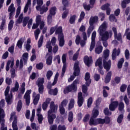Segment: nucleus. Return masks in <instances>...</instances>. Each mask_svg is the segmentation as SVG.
I'll return each mask as SVG.
<instances>
[{
	"mask_svg": "<svg viewBox=\"0 0 130 130\" xmlns=\"http://www.w3.org/2000/svg\"><path fill=\"white\" fill-rule=\"evenodd\" d=\"M83 7L86 11H90L91 9H93V7H92L90 4L87 5L86 3L83 4Z\"/></svg>",
	"mask_w": 130,
	"mask_h": 130,
	"instance_id": "nucleus-44",
	"label": "nucleus"
},
{
	"mask_svg": "<svg viewBox=\"0 0 130 130\" xmlns=\"http://www.w3.org/2000/svg\"><path fill=\"white\" fill-rule=\"evenodd\" d=\"M44 78H38L37 81L36 82V85L38 87V91L40 94H43L44 92Z\"/></svg>",
	"mask_w": 130,
	"mask_h": 130,
	"instance_id": "nucleus-6",
	"label": "nucleus"
},
{
	"mask_svg": "<svg viewBox=\"0 0 130 130\" xmlns=\"http://www.w3.org/2000/svg\"><path fill=\"white\" fill-rule=\"evenodd\" d=\"M37 11H39L40 12V15H43L44 13H46L48 11V7H46V5H43L41 7L39 10H37Z\"/></svg>",
	"mask_w": 130,
	"mask_h": 130,
	"instance_id": "nucleus-22",
	"label": "nucleus"
},
{
	"mask_svg": "<svg viewBox=\"0 0 130 130\" xmlns=\"http://www.w3.org/2000/svg\"><path fill=\"white\" fill-rule=\"evenodd\" d=\"M5 117H6L5 110H4L3 108H0V124L2 122L6 121Z\"/></svg>",
	"mask_w": 130,
	"mask_h": 130,
	"instance_id": "nucleus-18",
	"label": "nucleus"
},
{
	"mask_svg": "<svg viewBox=\"0 0 130 130\" xmlns=\"http://www.w3.org/2000/svg\"><path fill=\"white\" fill-rule=\"evenodd\" d=\"M68 88H69V90L72 92V91H77L78 89V87L77 85H75V84H71V85L68 86Z\"/></svg>",
	"mask_w": 130,
	"mask_h": 130,
	"instance_id": "nucleus-46",
	"label": "nucleus"
},
{
	"mask_svg": "<svg viewBox=\"0 0 130 130\" xmlns=\"http://www.w3.org/2000/svg\"><path fill=\"white\" fill-rule=\"evenodd\" d=\"M29 56V54L28 53H24L22 55L23 60L24 61V64H27V61H28V57Z\"/></svg>",
	"mask_w": 130,
	"mask_h": 130,
	"instance_id": "nucleus-35",
	"label": "nucleus"
},
{
	"mask_svg": "<svg viewBox=\"0 0 130 130\" xmlns=\"http://www.w3.org/2000/svg\"><path fill=\"white\" fill-rule=\"evenodd\" d=\"M102 60H103V57H100L96 61L95 63V67H99V68H102Z\"/></svg>",
	"mask_w": 130,
	"mask_h": 130,
	"instance_id": "nucleus-25",
	"label": "nucleus"
},
{
	"mask_svg": "<svg viewBox=\"0 0 130 130\" xmlns=\"http://www.w3.org/2000/svg\"><path fill=\"white\" fill-rule=\"evenodd\" d=\"M52 55H49L46 59V64L47 66H51L52 64Z\"/></svg>",
	"mask_w": 130,
	"mask_h": 130,
	"instance_id": "nucleus-39",
	"label": "nucleus"
},
{
	"mask_svg": "<svg viewBox=\"0 0 130 130\" xmlns=\"http://www.w3.org/2000/svg\"><path fill=\"white\" fill-rule=\"evenodd\" d=\"M53 75V72L51 70H49L47 71L46 74V77L47 80H49L51 77H52V75Z\"/></svg>",
	"mask_w": 130,
	"mask_h": 130,
	"instance_id": "nucleus-53",
	"label": "nucleus"
},
{
	"mask_svg": "<svg viewBox=\"0 0 130 130\" xmlns=\"http://www.w3.org/2000/svg\"><path fill=\"white\" fill-rule=\"evenodd\" d=\"M118 106L119 111H122L124 109V104L122 102L119 103Z\"/></svg>",
	"mask_w": 130,
	"mask_h": 130,
	"instance_id": "nucleus-48",
	"label": "nucleus"
},
{
	"mask_svg": "<svg viewBox=\"0 0 130 130\" xmlns=\"http://www.w3.org/2000/svg\"><path fill=\"white\" fill-rule=\"evenodd\" d=\"M103 89H104L103 90V96L104 98H107V97H108V92H107L106 90L109 91V90H110V88L107 86H104L103 87Z\"/></svg>",
	"mask_w": 130,
	"mask_h": 130,
	"instance_id": "nucleus-21",
	"label": "nucleus"
},
{
	"mask_svg": "<svg viewBox=\"0 0 130 130\" xmlns=\"http://www.w3.org/2000/svg\"><path fill=\"white\" fill-rule=\"evenodd\" d=\"M13 27H14V20H11L8 24L9 31H11L13 29Z\"/></svg>",
	"mask_w": 130,
	"mask_h": 130,
	"instance_id": "nucleus-54",
	"label": "nucleus"
},
{
	"mask_svg": "<svg viewBox=\"0 0 130 130\" xmlns=\"http://www.w3.org/2000/svg\"><path fill=\"white\" fill-rule=\"evenodd\" d=\"M110 7V4L107 3L101 7V9L103 11H106Z\"/></svg>",
	"mask_w": 130,
	"mask_h": 130,
	"instance_id": "nucleus-59",
	"label": "nucleus"
},
{
	"mask_svg": "<svg viewBox=\"0 0 130 130\" xmlns=\"http://www.w3.org/2000/svg\"><path fill=\"white\" fill-rule=\"evenodd\" d=\"M123 114H120L117 119V122H118V123H121V122H122V120H123Z\"/></svg>",
	"mask_w": 130,
	"mask_h": 130,
	"instance_id": "nucleus-52",
	"label": "nucleus"
},
{
	"mask_svg": "<svg viewBox=\"0 0 130 130\" xmlns=\"http://www.w3.org/2000/svg\"><path fill=\"white\" fill-rule=\"evenodd\" d=\"M111 121V120L110 119V117L108 116H106L105 117L104 119L101 118L95 119L94 121L92 122L89 124V125L96 126L98 125V124H104V123H105L106 124H109Z\"/></svg>",
	"mask_w": 130,
	"mask_h": 130,
	"instance_id": "nucleus-4",
	"label": "nucleus"
},
{
	"mask_svg": "<svg viewBox=\"0 0 130 130\" xmlns=\"http://www.w3.org/2000/svg\"><path fill=\"white\" fill-rule=\"evenodd\" d=\"M112 76V72L109 71L107 73L106 77L105 78V84H108L110 81H111V77Z\"/></svg>",
	"mask_w": 130,
	"mask_h": 130,
	"instance_id": "nucleus-20",
	"label": "nucleus"
},
{
	"mask_svg": "<svg viewBox=\"0 0 130 130\" xmlns=\"http://www.w3.org/2000/svg\"><path fill=\"white\" fill-rule=\"evenodd\" d=\"M5 99L7 104L11 105L13 103V94L11 93V95L6 96Z\"/></svg>",
	"mask_w": 130,
	"mask_h": 130,
	"instance_id": "nucleus-24",
	"label": "nucleus"
},
{
	"mask_svg": "<svg viewBox=\"0 0 130 130\" xmlns=\"http://www.w3.org/2000/svg\"><path fill=\"white\" fill-rule=\"evenodd\" d=\"M124 62V58H121L118 62L117 68L118 69H121L122 68V64Z\"/></svg>",
	"mask_w": 130,
	"mask_h": 130,
	"instance_id": "nucleus-41",
	"label": "nucleus"
},
{
	"mask_svg": "<svg viewBox=\"0 0 130 130\" xmlns=\"http://www.w3.org/2000/svg\"><path fill=\"white\" fill-rule=\"evenodd\" d=\"M99 19V18L97 16H91L89 19V25H94V24H96V23L98 22Z\"/></svg>",
	"mask_w": 130,
	"mask_h": 130,
	"instance_id": "nucleus-19",
	"label": "nucleus"
},
{
	"mask_svg": "<svg viewBox=\"0 0 130 130\" xmlns=\"http://www.w3.org/2000/svg\"><path fill=\"white\" fill-rule=\"evenodd\" d=\"M83 39L81 41L80 44L81 47H84L86 45V41H87V34L86 32H82Z\"/></svg>",
	"mask_w": 130,
	"mask_h": 130,
	"instance_id": "nucleus-17",
	"label": "nucleus"
},
{
	"mask_svg": "<svg viewBox=\"0 0 130 130\" xmlns=\"http://www.w3.org/2000/svg\"><path fill=\"white\" fill-rule=\"evenodd\" d=\"M17 111L18 112H20L22 109V101L19 100L17 103V107H16Z\"/></svg>",
	"mask_w": 130,
	"mask_h": 130,
	"instance_id": "nucleus-43",
	"label": "nucleus"
},
{
	"mask_svg": "<svg viewBox=\"0 0 130 130\" xmlns=\"http://www.w3.org/2000/svg\"><path fill=\"white\" fill-rule=\"evenodd\" d=\"M68 120L69 122H73V121L74 120V113H73V111L69 112Z\"/></svg>",
	"mask_w": 130,
	"mask_h": 130,
	"instance_id": "nucleus-33",
	"label": "nucleus"
},
{
	"mask_svg": "<svg viewBox=\"0 0 130 130\" xmlns=\"http://www.w3.org/2000/svg\"><path fill=\"white\" fill-rule=\"evenodd\" d=\"M76 19H77V15H73L71 16L69 19V23L71 25L76 24Z\"/></svg>",
	"mask_w": 130,
	"mask_h": 130,
	"instance_id": "nucleus-28",
	"label": "nucleus"
},
{
	"mask_svg": "<svg viewBox=\"0 0 130 130\" xmlns=\"http://www.w3.org/2000/svg\"><path fill=\"white\" fill-rule=\"evenodd\" d=\"M107 29V22L104 21L99 28V33L101 36L102 41H106L109 39V32L106 31Z\"/></svg>",
	"mask_w": 130,
	"mask_h": 130,
	"instance_id": "nucleus-1",
	"label": "nucleus"
},
{
	"mask_svg": "<svg viewBox=\"0 0 130 130\" xmlns=\"http://www.w3.org/2000/svg\"><path fill=\"white\" fill-rule=\"evenodd\" d=\"M23 43H24V39L23 38H20L17 43L16 46L18 47V48H22V46H23Z\"/></svg>",
	"mask_w": 130,
	"mask_h": 130,
	"instance_id": "nucleus-31",
	"label": "nucleus"
},
{
	"mask_svg": "<svg viewBox=\"0 0 130 130\" xmlns=\"http://www.w3.org/2000/svg\"><path fill=\"white\" fill-rule=\"evenodd\" d=\"M103 50V47L102 45H99L95 48V52L96 54H100Z\"/></svg>",
	"mask_w": 130,
	"mask_h": 130,
	"instance_id": "nucleus-29",
	"label": "nucleus"
},
{
	"mask_svg": "<svg viewBox=\"0 0 130 130\" xmlns=\"http://www.w3.org/2000/svg\"><path fill=\"white\" fill-rule=\"evenodd\" d=\"M62 4L63 5L62 11L67 9L70 6V2L68 0H62Z\"/></svg>",
	"mask_w": 130,
	"mask_h": 130,
	"instance_id": "nucleus-26",
	"label": "nucleus"
},
{
	"mask_svg": "<svg viewBox=\"0 0 130 130\" xmlns=\"http://www.w3.org/2000/svg\"><path fill=\"white\" fill-rule=\"evenodd\" d=\"M36 69L37 70H42L43 69V63L40 62L36 64Z\"/></svg>",
	"mask_w": 130,
	"mask_h": 130,
	"instance_id": "nucleus-64",
	"label": "nucleus"
},
{
	"mask_svg": "<svg viewBox=\"0 0 130 130\" xmlns=\"http://www.w3.org/2000/svg\"><path fill=\"white\" fill-rule=\"evenodd\" d=\"M109 50L106 49L104 51V54L103 55V64L104 68L107 72H109L111 69V60H109ZM107 60H108L107 61Z\"/></svg>",
	"mask_w": 130,
	"mask_h": 130,
	"instance_id": "nucleus-2",
	"label": "nucleus"
},
{
	"mask_svg": "<svg viewBox=\"0 0 130 130\" xmlns=\"http://www.w3.org/2000/svg\"><path fill=\"white\" fill-rule=\"evenodd\" d=\"M55 34L58 35V40L60 47H62L64 45V36L62 32V27L59 26L57 27V25H56Z\"/></svg>",
	"mask_w": 130,
	"mask_h": 130,
	"instance_id": "nucleus-3",
	"label": "nucleus"
},
{
	"mask_svg": "<svg viewBox=\"0 0 130 130\" xmlns=\"http://www.w3.org/2000/svg\"><path fill=\"white\" fill-rule=\"evenodd\" d=\"M58 76H59V74L58 72H57L55 75L54 78V81L52 84H48L47 85V88L48 89V90H51V88H52V86H54L56 85V83H57V80L58 79Z\"/></svg>",
	"mask_w": 130,
	"mask_h": 130,
	"instance_id": "nucleus-14",
	"label": "nucleus"
},
{
	"mask_svg": "<svg viewBox=\"0 0 130 130\" xmlns=\"http://www.w3.org/2000/svg\"><path fill=\"white\" fill-rule=\"evenodd\" d=\"M82 91L83 94H85L86 96L88 95V86L85 84L82 85Z\"/></svg>",
	"mask_w": 130,
	"mask_h": 130,
	"instance_id": "nucleus-36",
	"label": "nucleus"
},
{
	"mask_svg": "<svg viewBox=\"0 0 130 130\" xmlns=\"http://www.w3.org/2000/svg\"><path fill=\"white\" fill-rule=\"evenodd\" d=\"M85 19V12L84 11H82L80 15V17L78 19L79 23H81L82 22V20H84Z\"/></svg>",
	"mask_w": 130,
	"mask_h": 130,
	"instance_id": "nucleus-50",
	"label": "nucleus"
},
{
	"mask_svg": "<svg viewBox=\"0 0 130 130\" xmlns=\"http://www.w3.org/2000/svg\"><path fill=\"white\" fill-rule=\"evenodd\" d=\"M15 115H16V113L15 112L11 113L9 120L10 122H12V121H13V119H14L12 122L13 130H18V125H17V123H18L17 116Z\"/></svg>",
	"mask_w": 130,
	"mask_h": 130,
	"instance_id": "nucleus-7",
	"label": "nucleus"
},
{
	"mask_svg": "<svg viewBox=\"0 0 130 130\" xmlns=\"http://www.w3.org/2000/svg\"><path fill=\"white\" fill-rule=\"evenodd\" d=\"M58 106L54 104V102L52 101L50 104V109L48 111L49 114H51V113H56L57 112V108Z\"/></svg>",
	"mask_w": 130,
	"mask_h": 130,
	"instance_id": "nucleus-8",
	"label": "nucleus"
},
{
	"mask_svg": "<svg viewBox=\"0 0 130 130\" xmlns=\"http://www.w3.org/2000/svg\"><path fill=\"white\" fill-rule=\"evenodd\" d=\"M46 48L48 49V52L49 53L52 52V46H51V42H50V41H49L47 42Z\"/></svg>",
	"mask_w": 130,
	"mask_h": 130,
	"instance_id": "nucleus-37",
	"label": "nucleus"
},
{
	"mask_svg": "<svg viewBox=\"0 0 130 130\" xmlns=\"http://www.w3.org/2000/svg\"><path fill=\"white\" fill-rule=\"evenodd\" d=\"M84 62L87 67H90L91 66V63H92V62L93 61V60H92V57H89V56L86 55L83 58Z\"/></svg>",
	"mask_w": 130,
	"mask_h": 130,
	"instance_id": "nucleus-15",
	"label": "nucleus"
},
{
	"mask_svg": "<svg viewBox=\"0 0 130 130\" xmlns=\"http://www.w3.org/2000/svg\"><path fill=\"white\" fill-rule=\"evenodd\" d=\"M62 62L63 63V67L62 68V72H61V77H63L64 76V74L66 73V70L67 69V54H63L62 56Z\"/></svg>",
	"mask_w": 130,
	"mask_h": 130,
	"instance_id": "nucleus-9",
	"label": "nucleus"
},
{
	"mask_svg": "<svg viewBox=\"0 0 130 130\" xmlns=\"http://www.w3.org/2000/svg\"><path fill=\"white\" fill-rule=\"evenodd\" d=\"M79 51H80V49H79L73 55V60L74 61H76L78 59V58L79 57Z\"/></svg>",
	"mask_w": 130,
	"mask_h": 130,
	"instance_id": "nucleus-56",
	"label": "nucleus"
},
{
	"mask_svg": "<svg viewBox=\"0 0 130 130\" xmlns=\"http://www.w3.org/2000/svg\"><path fill=\"white\" fill-rule=\"evenodd\" d=\"M19 90V82L18 81H16L15 83L14 84V87H13L11 88V91L15 92H18Z\"/></svg>",
	"mask_w": 130,
	"mask_h": 130,
	"instance_id": "nucleus-32",
	"label": "nucleus"
},
{
	"mask_svg": "<svg viewBox=\"0 0 130 130\" xmlns=\"http://www.w3.org/2000/svg\"><path fill=\"white\" fill-rule=\"evenodd\" d=\"M89 119H90V114H87L85 115L83 119V121L84 123L88 122L89 121Z\"/></svg>",
	"mask_w": 130,
	"mask_h": 130,
	"instance_id": "nucleus-58",
	"label": "nucleus"
},
{
	"mask_svg": "<svg viewBox=\"0 0 130 130\" xmlns=\"http://www.w3.org/2000/svg\"><path fill=\"white\" fill-rule=\"evenodd\" d=\"M96 38V31H94L92 33L91 35V42L89 48L90 51H92L93 49H94L95 47V45H96V41H95V39Z\"/></svg>",
	"mask_w": 130,
	"mask_h": 130,
	"instance_id": "nucleus-11",
	"label": "nucleus"
},
{
	"mask_svg": "<svg viewBox=\"0 0 130 130\" xmlns=\"http://www.w3.org/2000/svg\"><path fill=\"white\" fill-rule=\"evenodd\" d=\"M104 113L105 115H109V116L111 115V114H112V113L109 111V109H108V108H106L104 110Z\"/></svg>",
	"mask_w": 130,
	"mask_h": 130,
	"instance_id": "nucleus-61",
	"label": "nucleus"
},
{
	"mask_svg": "<svg viewBox=\"0 0 130 130\" xmlns=\"http://www.w3.org/2000/svg\"><path fill=\"white\" fill-rule=\"evenodd\" d=\"M98 115H99V111L98 109H94L92 111V114L91 115V117H90L89 119V124L93 122L95 120V118H97L98 117Z\"/></svg>",
	"mask_w": 130,
	"mask_h": 130,
	"instance_id": "nucleus-12",
	"label": "nucleus"
},
{
	"mask_svg": "<svg viewBox=\"0 0 130 130\" xmlns=\"http://www.w3.org/2000/svg\"><path fill=\"white\" fill-rule=\"evenodd\" d=\"M48 114V121L49 124H52L53 123V121H54V119L56 118V115L55 114Z\"/></svg>",
	"mask_w": 130,
	"mask_h": 130,
	"instance_id": "nucleus-16",
	"label": "nucleus"
},
{
	"mask_svg": "<svg viewBox=\"0 0 130 130\" xmlns=\"http://www.w3.org/2000/svg\"><path fill=\"white\" fill-rule=\"evenodd\" d=\"M109 19L110 21V22H117V19H116V18L113 14H111L109 16Z\"/></svg>",
	"mask_w": 130,
	"mask_h": 130,
	"instance_id": "nucleus-55",
	"label": "nucleus"
},
{
	"mask_svg": "<svg viewBox=\"0 0 130 130\" xmlns=\"http://www.w3.org/2000/svg\"><path fill=\"white\" fill-rule=\"evenodd\" d=\"M130 4V0H123L121 2V7L122 9H125L126 8V5Z\"/></svg>",
	"mask_w": 130,
	"mask_h": 130,
	"instance_id": "nucleus-40",
	"label": "nucleus"
},
{
	"mask_svg": "<svg viewBox=\"0 0 130 130\" xmlns=\"http://www.w3.org/2000/svg\"><path fill=\"white\" fill-rule=\"evenodd\" d=\"M56 11L57 9L56 7H53L50 8L49 10V13L48 16H50L51 17H53V16H55L56 15Z\"/></svg>",
	"mask_w": 130,
	"mask_h": 130,
	"instance_id": "nucleus-23",
	"label": "nucleus"
},
{
	"mask_svg": "<svg viewBox=\"0 0 130 130\" xmlns=\"http://www.w3.org/2000/svg\"><path fill=\"white\" fill-rule=\"evenodd\" d=\"M43 36H41L38 42V47L39 48H40L42 46V44H43Z\"/></svg>",
	"mask_w": 130,
	"mask_h": 130,
	"instance_id": "nucleus-47",
	"label": "nucleus"
},
{
	"mask_svg": "<svg viewBox=\"0 0 130 130\" xmlns=\"http://www.w3.org/2000/svg\"><path fill=\"white\" fill-rule=\"evenodd\" d=\"M8 12H15L16 9L14 7V4H11L8 8Z\"/></svg>",
	"mask_w": 130,
	"mask_h": 130,
	"instance_id": "nucleus-62",
	"label": "nucleus"
},
{
	"mask_svg": "<svg viewBox=\"0 0 130 130\" xmlns=\"http://www.w3.org/2000/svg\"><path fill=\"white\" fill-rule=\"evenodd\" d=\"M64 11L62 14V19H66L68 15H69V10L66 9L64 10Z\"/></svg>",
	"mask_w": 130,
	"mask_h": 130,
	"instance_id": "nucleus-57",
	"label": "nucleus"
},
{
	"mask_svg": "<svg viewBox=\"0 0 130 130\" xmlns=\"http://www.w3.org/2000/svg\"><path fill=\"white\" fill-rule=\"evenodd\" d=\"M92 104H93V98H92V97H90L87 100L88 108H90L91 106H92Z\"/></svg>",
	"mask_w": 130,
	"mask_h": 130,
	"instance_id": "nucleus-49",
	"label": "nucleus"
},
{
	"mask_svg": "<svg viewBox=\"0 0 130 130\" xmlns=\"http://www.w3.org/2000/svg\"><path fill=\"white\" fill-rule=\"evenodd\" d=\"M29 6H31V0H27V2L24 8V13H27L28 12Z\"/></svg>",
	"mask_w": 130,
	"mask_h": 130,
	"instance_id": "nucleus-38",
	"label": "nucleus"
},
{
	"mask_svg": "<svg viewBox=\"0 0 130 130\" xmlns=\"http://www.w3.org/2000/svg\"><path fill=\"white\" fill-rule=\"evenodd\" d=\"M73 70L74 71L73 76H71L70 78L68 79L69 82H73L75 79V78L80 76V74H81V69H80V67H79V61H77L75 62Z\"/></svg>",
	"mask_w": 130,
	"mask_h": 130,
	"instance_id": "nucleus-5",
	"label": "nucleus"
},
{
	"mask_svg": "<svg viewBox=\"0 0 130 130\" xmlns=\"http://www.w3.org/2000/svg\"><path fill=\"white\" fill-rule=\"evenodd\" d=\"M81 41H82V40L80 35L76 36V39H75V43L76 45H79Z\"/></svg>",
	"mask_w": 130,
	"mask_h": 130,
	"instance_id": "nucleus-51",
	"label": "nucleus"
},
{
	"mask_svg": "<svg viewBox=\"0 0 130 130\" xmlns=\"http://www.w3.org/2000/svg\"><path fill=\"white\" fill-rule=\"evenodd\" d=\"M37 5L36 7V10H39L41 7L43 5V0H37Z\"/></svg>",
	"mask_w": 130,
	"mask_h": 130,
	"instance_id": "nucleus-42",
	"label": "nucleus"
},
{
	"mask_svg": "<svg viewBox=\"0 0 130 130\" xmlns=\"http://www.w3.org/2000/svg\"><path fill=\"white\" fill-rule=\"evenodd\" d=\"M58 93V90L57 88H55L54 89H50L48 90V94L49 95H53V96H56Z\"/></svg>",
	"mask_w": 130,
	"mask_h": 130,
	"instance_id": "nucleus-27",
	"label": "nucleus"
},
{
	"mask_svg": "<svg viewBox=\"0 0 130 130\" xmlns=\"http://www.w3.org/2000/svg\"><path fill=\"white\" fill-rule=\"evenodd\" d=\"M128 31H129V28H126L125 31V35L126 37V39L130 40V32H128Z\"/></svg>",
	"mask_w": 130,
	"mask_h": 130,
	"instance_id": "nucleus-60",
	"label": "nucleus"
},
{
	"mask_svg": "<svg viewBox=\"0 0 130 130\" xmlns=\"http://www.w3.org/2000/svg\"><path fill=\"white\" fill-rule=\"evenodd\" d=\"M23 18H24V14L23 13H21L19 15L18 19H17L16 23L17 24H21V23H22V22L23 21Z\"/></svg>",
	"mask_w": 130,
	"mask_h": 130,
	"instance_id": "nucleus-45",
	"label": "nucleus"
},
{
	"mask_svg": "<svg viewBox=\"0 0 130 130\" xmlns=\"http://www.w3.org/2000/svg\"><path fill=\"white\" fill-rule=\"evenodd\" d=\"M118 101H115L111 102L110 104L109 105V109L110 111H115V109L118 107Z\"/></svg>",
	"mask_w": 130,
	"mask_h": 130,
	"instance_id": "nucleus-13",
	"label": "nucleus"
},
{
	"mask_svg": "<svg viewBox=\"0 0 130 130\" xmlns=\"http://www.w3.org/2000/svg\"><path fill=\"white\" fill-rule=\"evenodd\" d=\"M40 99V94L38 93L36 95L33 100V104L34 105H37L38 102H39V100Z\"/></svg>",
	"mask_w": 130,
	"mask_h": 130,
	"instance_id": "nucleus-34",
	"label": "nucleus"
},
{
	"mask_svg": "<svg viewBox=\"0 0 130 130\" xmlns=\"http://www.w3.org/2000/svg\"><path fill=\"white\" fill-rule=\"evenodd\" d=\"M74 106H75V99H71L68 106V110H71L72 109H73V108Z\"/></svg>",
	"mask_w": 130,
	"mask_h": 130,
	"instance_id": "nucleus-30",
	"label": "nucleus"
},
{
	"mask_svg": "<svg viewBox=\"0 0 130 130\" xmlns=\"http://www.w3.org/2000/svg\"><path fill=\"white\" fill-rule=\"evenodd\" d=\"M124 54H125V57L126 59L127 60L129 59L130 54H129V51L128 50V49H126L125 50Z\"/></svg>",
	"mask_w": 130,
	"mask_h": 130,
	"instance_id": "nucleus-63",
	"label": "nucleus"
},
{
	"mask_svg": "<svg viewBox=\"0 0 130 130\" xmlns=\"http://www.w3.org/2000/svg\"><path fill=\"white\" fill-rule=\"evenodd\" d=\"M84 101L85 98L83 97V93L81 91L78 92L77 96V104L79 107H82V106H83Z\"/></svg>",
	"mask_w": 130,
	"mask_h": 130,
	"instance_id": "nucleus-10",
	"label": "nucleus"
}]
</instances>
